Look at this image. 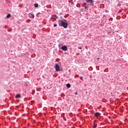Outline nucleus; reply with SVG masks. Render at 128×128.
<instances>
[{
	"label": "nucleus",
	"instance_id": "nucleus-15",
	"mask_svg": "<svg viewBox=\"0 0 128 128\" xmlns=\"http://www.w3.org/2000/svg\"><path fill=\"white\" fill-rule=\"evenodd\" d=\"M78 48L79 50H82V47H78Z\"/></svg>",
	"mask_w": 128,
	"mask_h": 128
},
{
	"label": "nucleus",
	"instance_id": "nucleus-9",
	"mask_svg": "<svg viewBox=\"0 0 128 128\" xmlns=\"http://www.w3.org/2000/svg\"><path fill=\"white\" fill-rule=\"evenodd\" d=\"M21 96L20 94H16V98H20Z\"/></svg>",
	"mask_w": 128,
	"mask_h": 128
},
{
	"label": "nucleus",
	"instance_id": "nucleus-17",
	"mask_svg": "<svg viewBox=\"0 0 128 128\" xmlns=\"http://www.w3.org/2000/svg\"><path fill=\"white\" fill-rule=\"evenodd\" d=\"M97 60H100V58H97Z\"/></svg>",
	"mask_w": 128,
	"mask_h": 128
},
{
	"label": "nucleus",
	"instance_id": "nucleus-10",
	"mask_svg": "<svg viewBox=\"0 0 128 128\" xmlns=\"http://www.w3.org/2000/svg\"><path fill=\"white\" fill-rule=\"evenodd\" d=\"M96 122H94L93 128H96Z\"/></svg>",
	"mask_w": 128,
	"mask_h": 128
},
{
	"label": "nucleus",
	"instance_id": "nucleus-6",
	"mask_svg": "<svg viewBox=\"0 0 128 128\" xmlns=\"http://www.w3.org/2000/svg\"><path fill=\"white\" fill-rule=\"evenodd\" d=\"M86 2H88L89 4H91L92 2H94V1L92 0H86Z\"/></svg>",
	"mask_w": 128,
	"mask_h": 128
},
{
	"label": "nucleus",
	"instance_id": "nucleus-2",
	"mask_svg": "<svg viewBox=\"0 0 128 128\" xmlns=\"http://www.w3.org/2000/svg\"><path fill=\"white\" fill-rule=\"evenodd\" d=\"M55 68L56 72H60V66L58 64H56Z\"/></svg>",
	"mask_w": 128,
	"mask_h": 128
},
{
	"label": "nucleus",
	"instance_id": "nucleus-1",
	"mask_svg": "<svg viewBox=\"0 0 128 128\" xmlns=\"http://www.w3.org/2000/svg\"><path fill=\"white\" fill-rule=\"evenodd\" d=\"M59 26H63L64 28H66L68 26V21L66 20H62L58 21Z\"/></svg>",
	"mask_w": 128,
	"mask_h": 128
},
{
	"label": "nucleus",
	"instance_id": "nucleus-11",
	"mask_svg": "<svg viewBox=\"0 0 128 128\" xmlns=\"http://www.w3.org/2000/svg\"><path fill=\"white\" fill-rule=\"evenodd\" d=\"M34 6L35 8H38V4H34Z\"/></svg>",
	"mask_w": 128,
	"mask_h": 128
},
{
	"label": "nucleus",
	"instance_id": "nucleus-20",
	"mask_svg": "<svg viewBox=\"0 0 128 128\" xmlns=\"http://www.w3.org/2000/svg\"><path fill=\"white\" fill-rule=\"evenodd\" d=\"M77 54L78 55V54Z\"/></svg>",
	"mask_w": 128,
	"mask_h": 128
},
{
	"label": "nucleus",
	"instance_id": "nucleus-13",
	"mask_svg": "<svg viewBox=\"0 0 128 128\" xmlns=\"http://www.w3.org/2000/svg\"><path fill=\"white\" fill-rule=\"evenodd\" d=\"M80 80H84L82 76L80 77Z\"/></svg>",
	"mask_w": 128,
	"mask_h": 128
},
{
	"label": "nucleus",
	"instance_id": "nucleus-19",
	"mask_svg": "<svg viewBox=\"0 0 128 128\" xmlns=\"http://www.w3.org/2000/svg\"><path fill=\"white\" fill-rule=\"evenodd\" d=\"M15 98H16V96H15Z\"/></svg>",
	"mask_w": 128,
	"mask_h": 128
},
{
	"label": "nucleus",
	"instance_id": "nucleus-7",
	"mask_svg": "<svg viewBox=\"0 0 128 128\" xmlns=\"http://www.w3.org/2000/svg\"><path fill=\"white\" fill-rule=\"evenodd\" d=\"M12 18V15L10 14H8L6 16V18Z\"/></svg>",
	"mask_w": 128,
	"mask_h": 128
},
{
	"label": "nucleus",
	"instance_id": "nucleus-12",
	"mask_svg": "<svg viewBox=\"0 0 128 128\" xmlns=\"http://www.w3.org/2000/svg\"><path fill=\"white\" fill-rule=\"evenodd\" d=\"M90 6H94V2L90 3Z\"/></svg>",
	"mask_w": 128,
	"mask_h": 128
},
{
	"label": "nucleus",
	"instance_id": "nucleus-5",
	"mask_svg": "<svg viewBox=\"0 0 128 128\" xmlns=\"http://www.w3.org/2000/svg\"><path fill=\"white\" fill-rule=\"evenodd\" d=\"M28 16L30 18H34V14H32V13L29 14Z\"/></svg>",
	"mask_w": 128,
	"mask_h": 128
},
{
	"label": "nucleus",
	"instance_id": "nucleus-4",
	"mask_svg": "<svg viewBox=\"0 0 128 128\" xmlns=\"http://www.w3.org/2000/svg\"><path fill=\"white\" fill-rule=\"evenodd\" d=\"M94 116H96V118H99L100 116V112H97L96 113L94 114Z\"/></svg>",
	"mask_w": 128,
	"mask_h": 128
},
{
	"label": "nucleus",
	"instance_id": "nucleus-3",
	"mask_svg": "<svg viewBox=\"0 0 128 128\" xmlns=\"http://www.w3.org/2000/svg\"><path fill=\"white\" fill-rule=\"evenodd\" d=\"M61 48L62 50H64V52H66V50H68V47H66V46H62Z\"/></svg>",
	"mask_w": 128,
	"mask_h": 128
},
{
	"label": "nucleus",
	"instance_id": "nucleus-18",
	"mask_svg": "<svg viewBox=\"0 0 128 128\" xmlns=\"http://www.w3.org/2000/svg\"><path fill=\"white\" fill-rule=\"evenodd\" d=\"M76 94H78V92H76Z\"/></svg>",
	"mask_w": 128,
	"mask_h": 128
},
{
	"label": "nucleus",
	"instance_id": "nucleus-16",
	"mask_svg": "<svg viewBox=\"0 0 128 128\" xmlns=\"http://www.w3.org/2000/svg\"><path fill=\"white\" fill-rule=\"evenodd\" d=\"M87 8H88V7L85 6V9L86 10Z\"/></svg>",
	"mask_w": 128,
	"mask_h": 128
},
{
	"label": "nucleus",
	"instance_id": "nucleus-8",
	"mask_svg": "<svg viewBox=\"0 0 128 128\" xmlns=\"http://www.w3.org/2000/svg\"><path fill=\"white\" fill-rule=\"evenodd\" d=\"M66 86L67 88H70V84H66Z\"/></svg>",
	"mask_w": 128,
	"mask_h": 128
},
{
	"label": "nucleus",
	"instance_id": "nucleus-14",
	"mask_svg": "<svg viewBox=\"0 0 128 128\" xmlns=\"http://www.w3.org/2000/svg\"><path fill=\"white\" fill-rule=\"evenodd\" d=\"M58 26V25H56V24H54V28H56V26Z\"/></svg>",
	"mask_w": 128,
	"mask_h": 128
}]
</instances>
